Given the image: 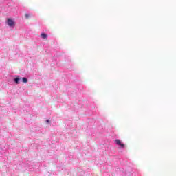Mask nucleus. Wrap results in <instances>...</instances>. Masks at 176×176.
Segmentation results:
<instances>
[{"instance_id":"1","label":"nucleus","mask_w":176,"mask_h":176,"mask_svg":"<svg viewBox=\"0 0 176 176\" xmlns=\"http://www.w3.org/2000/svg\"><path fill=\"white\" fill-rule=\"evenodd\" d=\"M8 25L9 27H13L14 25V22L11 19H8Z\"/></svg>"},{"instance_id":"2","label":"nucleus","mask_w":176,"mask_h":176,"mask_svg":"<svg viewBox=\"0 0 176 176\" xmlns=\"http://www.w3.org/2000/svg\"><path fill=\"white\" fill-rule=\"evenodd\" d=\"M14 82H15V83L16 85H19V83H20V78H16L14 79Z\"/></svg>"},{"instance_id":"3","label":"nucleus","mask_w":176,"mask_h":176,"mask_svg":"<svg viewBox=\"0 0 176 176\" xmlns=\"http://www.w3.org/2000/svg\"><path fill=\"white\" fill-rule=\"evenodd\" d=\"M41 37L43 38V39H46V38H47V34H46L45 33H42Z\"/></svg>"},{"instance_id":"4","label":"nucleus","mask_w":176,"mask_h":176,"mask_svg":"<svg viewBox=\"0 0 176 176\" xmlns=\"http://www.w3.org/2000/svg\"><path fill=\"white\" fill-rule=\"evenodd\" d=\"M22 82H23V83H27V82H28V79H27L25 77H23L22 78Z\"/></svg>"},{"instance_id":"5","label":"nucleus","mask_w":176,"mask_h":176,"mask_svg":"<svg viewBox=\"0 0 176 176\" xmlns=\"http://www.w3.org/2000/svg\"><path fill=\"white\" fill-rule=\"evenodd\" d=\"M25 17L26 19H30V14H25Z\"/></svg>"},{"instance_id":"6","label":"nucleus","mask_w":176,"mask_h":176,"mask_svg":"<svg viewBox=\"0 0 176 176\" xmlns=\"http://www.w3.org/2000/svg\"><path fill=\"white\" fill-rule=\"evenodd\" d=\"M49 122H50V120H47V122L49 123Z\"/></svg>"}]
</instances>
